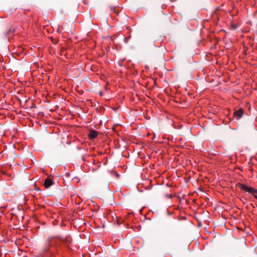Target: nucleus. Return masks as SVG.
Masks as SVG:
<instances>
[{"label": "nucleus", "instance_id": "1", "mask_svg": "<svg viewBox=\"0 0 257 257\" xmlns=\"http://www.w3.org/2000/svg\"><path fill=\"white\" fill-rule=\"evenodd\" d=\"M242 191H243L245 193L248 194H252V193H257V190L249 186L244 183H243V180H242Z\"/></svg>", "mask_w": 257, "mask_h": 257}, {"label": "nucleus", "instance_id": "2", "mask_svg": "<svg viewBox=\"0 0 257 257\" xmlns=\"http://www.w3.org/2000/svg\"><path fill=\"white\" fill-rule=\"evenodd\" d=\"M55 237H51L47 238L45 242V245L44 247V251L47 252L49 250V247L52 245L53 243H54V239Z\"/></svg>", "mask_w": 257, "mask_h": 257}, {"label": "nucleus", "instance_id": "3", "mask_svg": "<svg viewBox=\"0 0 257 257\" xmlns=\"http://www.w3.org/2000/svg\"><path fill=\"white\" fill-rule=\"evenodd\" d=\"M233 120H236L237 121H239V119L241 118V108H239L238 110H235L233 113Z\"/></svg>", "mask_w": 257, "mask_h": 257}, {"label": "nucleus", "instance_id": "4", "mask_svg": "<svg viewBox=\"0 0 257 257\" xmlns=\"http://www.w3.org/2000/svg\"><path fill=\"white\" fill-rule=\"evenodd\" d=\"M98 135V132L94 130H90L88 134V137L90 139L93 140L96 138Z\"/></svg>", "mask_w": 257, "mask_h": 257}, {"label": "nucleus", "instance_id": "5", "mask_svg": "<svg viewBox=\"0 0 257 257\" xmlns=\"http://www.w3.org/2000/svg\"><path fill=\"white\" fill-rule=\"evenodd\" d=\"M52 184H53V181L52 180H51L49 178H46L44 180V186L47 189V188H49L52 185Z\"/></svg>", "mask_w": 257, "mask_h": 257}, {"label": "nucleus", "instance_id": "6", "mask_svg": "<svg viewBox=\"0 0 257 257\" xmlns=\"http://www.w3.org/2000/svg\"><path fill=\"white\" fill-rule=\"evenodd\" d=\"M56 238L59 240L61 242L66 243V244H68V242H70V237H58Z\"/></svg>", "mask_w": 257, "mask_h": 257}, {"label": "nucleus", "instance_id": "7", "mask_svg": "<svg viewBox=\"0 0 257 257\" xmlns=\"http://www.w3.org/2000/svg\"><path fill=\"white\" fill-rule=\"evenodd\" d=\"M144 46L145 47H148V46H150V47H153L154 45H155V43H154V41H151L150 42V43L149 44L148 41H146L145 42H144Z\"/></svg>", "mask_w": 257, "mask_h": 257}, {"label": "nucleus", "instance_id": "8", "mask_svg": "<svg viewBox=\"0 0 257 257\" xmlns=\"http://www.w3.org/2000/svg\"><path fill=\"white\" fill-rule=\"evenodd\" d=\"M243 131H244V133L245 134L247 135V134L248 133V128H247L246 126H244V127H243Z\"/></svg>", "mask_w": 257, "mask_h": 257}, {"label": "nucleus", "instance_id": "9", "mask_svg": "<svg viewBox=\"0 0 257 257\" xmlns=\"http://www.w3.org/2000/svg\"><path fill=\"white\" fill-rule=\"evenodd\" d=\"M251 194H253L254 197L257 199V193H252Z\"/></svg>", "mask_w": 257, "mask_h": 257}, {"label": "nucleus", "instance_id": "10", "mask_svg": "<svg viewBox=\"0 0 257 257\" xmlns=\"http://www.w3.org/2000/svg\"><path fill=\"white\" fill-rule=\"evenodd\" d=\"M253 124L251 123L250 125V130L252 131L253 130Z\"/></svg>", "mask_w": 257, "mask_h": 257}, {"label": "nucleus", "instance_id": "11", "mask_svg": "<svg viewBox=\"0 0 257 257\" xmlns=\"http://www.w3.org/2000/svg\"><path fill=\"white\" fill-rule=\"evenodd\" d=\"M232 28H233V29H235V28H236V27L235 25H232Z\"/></svg>", "mask_w": 257, "mask_h": 257}, {"label": "nucleus", "instance_id": "12", "mask_svg": "<svg viewBox=\"0 0 257 257\" xmlns=\"http://www.w3.org/2000/svg\"><path fill=\"white\" fill-rule=\"evenodd\" d=\"M243 2H244V3H245V5L246 6V5H247V2H246V0H243Z\"/></svg>", "mask_w": 257, "mask_h": 257}, {"label": "nucleus", "instance_id": "13", "mask_svg": "<svg viewBox=\"0 0 257 257\" xmlns=\"http://www.w3.org/2000/svg\"><path fill=\"white\" fill-rule=\"evenodd\" d=\"M115 176H116L117 177H119V174H117V173L115 174Z\"/></svg>", "mask_w": 257, "mask_h": 257}, {"label": "nucleus", "instance_id": "14", "mask_svg": "<svg viewBox=\"0 0 257 257\" xmlns=\"http://www.w3.org/2000/svg\"><path fill=\"white\" fill-rule=\"evenodd\" d=\"M238 186L241 188V185L239 183L238 184Z\"/></svg>", "mask_w": 257, "mask_h": 257}, {"label": "nucleus", "instance_id": "15", "mask_svg": "<svg viewBox=\"0 0 257 257\" xmlns=\"http://www.w3.org/2000/svg\"><path fill=\"white\" fill-rule=\"evenodd\" d=\"M241 112H242V116L243 114L244 113L243 110L242 109Z\"/></svg>", "mask_w": 257, "mask_h": 257}, {"label": "nucleus", "instance_id": "16", "mask_svg": "<svg viewBox=\"0 0 257 257\" xmlns=\"http://www.w3.org/2000/svg\"><path fill=\"white\" fill-rule=\"evenodd\" d=\"M35 190H39L40 189L38 188H35Z\"/></svg>", "mask_w": 257, "mask_h": 257}, {"label": "nucleus", "instance_id": "17", "mask_svg": "<svg viewBox=\"0 0 257 257\" xmlns=\"http://www.w3.org/2000/svg\"><path fill=\"white\" fill-rule=\"evenodd\" d=\"M35 190H39L40 189L38 188H35Z\"/></svg>", "mask_w": 257, "mask_h": 257}, {"label": "nucleus", "instance_id": "18", "mask_svg": "<svg viewBox=\"0 0 257 257\" xmlns=\"http://www.w3.org/2000/svg\"><path fill=\"white\" fill-rule=\"evenodd\" d=\"M35 190H39L40 189L38 188H35Z\"/></svg>", "mask_w": 257, "mask_h": 257}, {"label": "nucleus", "instance_id": "19", "mask_svg": "<svg viewBox=\"0 0 257 257\" xmlns=\"http://www.w3.org/2000/svg\"><path fill=\"white\" fill-rule=\"evenodd\" d=\"M32 107H36V106L35 105V106H32Z\"/></svg>", "mask_w": 257, "mask_h": 257}]
</instances>
